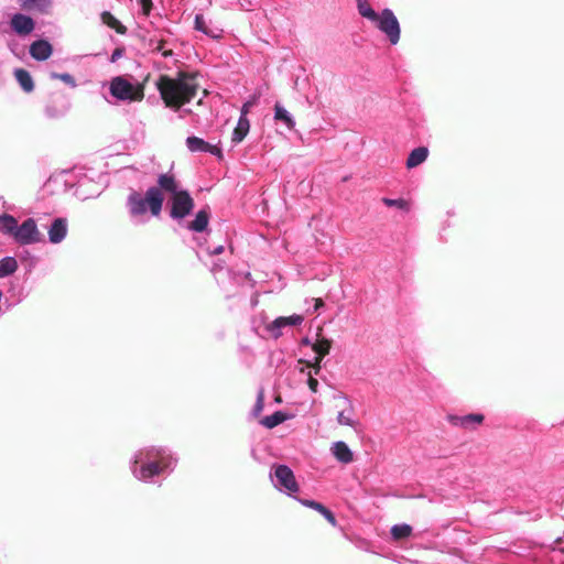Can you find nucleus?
<instances>
[{"mask_svg":"<svg viewBox=\"0 0 564 564\" xmlns=\"http://www.w3.org/2000/svg\"><path fill=\"white\" fill-rule=\"evenodd\" d=\"M332 453L336 457V459L344 464H349L354 460V454L347 446V444L343 441H338L334 443L332 447Z\"/></svg>","mask_w":564,"mask_h":564,"instance_id":"a211bd4d","label":"nucleus"},{"mask_svg":"<svg viewBox=\"0 0 564 564\" xmlns=\"http://www.w3.org/2000/svg\"><path fill=\"white\" fill-rule=\"evenodd\" d=\"M308 388L312 392H317L318 381L314 377L310 376L307 380Z\"/></svg>","mask_w":564,"mask_h":564,"instance_id":"e433bc0d","label":"nucleus"},{"mask_svg":"<svg viewBox=\"0 0 564 564\" xmlns=\"http://www.w3.org/2000/svg\"><path fill=\"white\" fill-rule=\"evenodd\" d=\"M274 119L282 121L289 129L294 127V121L285 108H275Z\"/></svg>","mask_w":564,"mask_h":564,"instance_id":"c756f323","label":"nucleus"},{"mask_svg":"<svg viewBox=\"0 0 564 564\" xmlns=\"http://www.w3.org/2000/svg\"><path fill=\"white\" fill-rule=\"evenodd\" d=\"M21 8L26 11H36L39 13H48L53 0H18Z\"/></svg>","mask_w":564,"mask_h":564,"instance_id":"dca6fc26","label":"nucleus"},{"mask_svg":"<svg viewBox=\"0 0 564 564\" xmlns=\"http://www.w3.org/2000/svg\"><path fill=\"white\" fill-rule=\"evenodd\" d=\"M202 104H203L202 100L197 101V106H202Z\"/></svg>","mask_w":564,"mask_h":564,"instance_id":"c03bdc74","label":"nucleus"},{"mask_svg":"<svg viewBox=\"0 0 564 564\" xmlns=\"http://www.w3.org/2000/svg\"><path fill=\"white\" fill-rule=\"evenodd\" d=\"M158 87L165 106H183L196 95L198 83L196 75L180 73L176 78L162 76Z\"/></svg>","mask_w":564,"mask_h":564,"instance_id":"f257e3e1","label":"nucleus"},{"mask_svg":"<svg viewBox=\"0 0 564 564\" xmlns=\"http://www.w3.org/2000/svg\"><path fill=\"white\" fill-rule=\"evenodd\" d=\"M164 202V196L160 186H151L142 197L139 193L133 192L128 197V205L132 216H140L147 213L149 207L153 216H159Z\"/></svg>","mask_w":564,"mask_h":564,"instance_id":"20e7f679","label":"nucleus"},{"mask_svg":"<svg viewBox=\"0 0 564 564\" xmlns=\"http://www.w3.org/2000/svg\"><path fill=\"white\" fill-rule=\"evenodd\" d=\"M30 55L36 61H46L53 53V47L46 40H36L30 45Z\"/></svg>","mask_w":564,"mask_h":564,"instance_id":"4468645a","label":"nucleus"},{"mask_svg":"<svg viewBox=\"0 0 564 564\" xmlns=\"http://www.w3.org/2000/svg\"><path fill=\"white\" fill-rule=\"evenodd\" d=\"M14 77H15L17 82L19 83L20 87L25 93H31L34 89V83H33L32 76L26 69L17 68L14 70Z\"/></svg>","mask_w":564,"mask_h":564,"instance_id":"412c9836","label":"nucleus"},{"mask_svg":"<svg viewBox=\"0 0 564 564\" xmlns=\"http://www.w3.org/2000/svg\"><path fill=\"white\" fill-rule=\"evenodd\" d=\"M299 362H301V364H302V362H304V360H302V359H301V360H299ZM321 362H322V360H319V359H318V356H316V357H315V361H314V364H311V362H308V361H305V364H306V366H307V367H312V368L314 369V373H315V375H318V373H319V371H321Z\"/></svg>","mask_w":564,"mask_h":564,"instance_id":"72a5a7b5","label":"nucleus"},{"mask_svg":"<svg viewBox=\"0 0 564 564\" xmlns=\"http://www.w3.org/2000/svg\"><path fill=\"white\" fill-rule=\"evenodd\" d=\"M10 25L12 30L21 36L29 35L35 28L34 20L23 13H15L12 15Z\"/></svg>","mask_w":564,"mask_h":564,"instance_id":"9d476101","label":"nucleus"},{"mask_svg":"<svg viewBox=\"0 0 564 564\" xmlns=\"http://www.w3.org/2000/svg\"><path fill=\"white\" fill-rule=\"evenodd\" d=\"M356 2L358 13L370 21L391 45H397L401 36V26L394 12L389 8L376 12L367 0H356Z\"/></svg>","mask_w":564,"mask_h":564,"instance_id":"f03ea898","label":"nucleus"},{"mask_svg":"<svg viewBox=\"0 0 564 564\" xmlns=\"http://www.w3.org/2000/svg\"><path fill=\"white\" fill-rule=\"evenodd\" d=\"M275 477L279 484L290 492L299 491V484L292 469L286 465H279L275 467Z\"/></svg>","mask_w":564,"mask_h":564,"instance_id":"6e6552de","label":"nucleus"},{"mask_svg":"<svg viewBox=\"0 0 564 564\" xmlns=\"http://www.w3.org/2000/svg\"><path fill=\"white\" fill-rule=\"evenodd\" d=\"M17 229L18 221L13 216L8 214L0 216V230L3 234L14 237V232H17Z\"/></svg>","mask_w":564,"mask_h":564,"instance_id":"393cba45","label":"nucleus"},{"mask_svg":"<svg viewBox=\"0 0 564 564\" xmlns=\"http://www.w3.org/2000/svg\"><path fill=\"white\" fill-rule=\"evenodd\" d=\"M67 234V221L64 218H56L48 229V238L52 243H59Z\"/></svg>","mask_w":564,"mask_h":564,"instance_id":"2eb2a0df","label":"nucleus"},{"mask_svg":"<svg viewBox=\"0 0 564 564\" xmlns=\"http://www.w3.org/2000/svg\"><path fill=\"white\" fill-rule=\"evenodd\" d=\"M101 21L109 28L116 30L119 34H126L127 28L109 11H104L101 13Z\"/></svg>","mask_w":564,"mask_h":564,"instance_id":"b1692460","label":"nucleus"},{"mask_svg":"<svg viewBox=\"0 0 564 564\" xmlns=\"http://www.w3.org/2000/svg\"><path fill=\"white\" fill-rule=\"evenodd\" d=\"M241 116L232 133V141L235 143L241 142L248 134L250 128L249 120L247 119L248 108H241Z\"/></svg>","mask_w":564,"mask_h":564,"instance_id":"f3484780","label":"nucleus"},{"mask_svg":"<svg viewBox=\"0 0 564 564\" xmlns=\"http://www.w3.org/2000/svg\"><path fill=\"white\" fill-rule=\"evenodd\" d=\"M158 185L160 186L161 192L164 191L172 194L170 198V216L173 219H183L192 213L195 206L194 199L192 198L188 191L177 189L178 182L174 174L164 173L159 175Z\"/></svg>","mask_w":564,"mask_h":564,"instance_id":"7ed1b4c3","label":"nucleus"},{"mask_svg":"<svg viewBox=\"0 0 564 564\" xmlns=\"http://www.w3.org/2000/svg\"><path fill=\"white\" fill-rule=\"evenodd\" d=\"M144 15H149L152 8V0H140Z\"/></svg>","mask_w":564,"mask_h":564,"instance_id":"c9c22d12","label":"nucleus"},{"mask_svg":"<svg viewBox=\"0 0 564 564\" xmlns=\"http://www.w3.org/2000/svg\"><path fill=\"white\" fill-rule=\"evenodd\" d=\"M221 252H223V247H218V248L214 251V253H215V254H219V253H221Z\"/></svg>","mask_w":564,"mask_h":564,"instance_id":"ea45409f","label":"nucleus"},{"mask_svg":"<svg viewBox=\"0 0 564 564\" xmlns=\"http://www.w3.org/2000/svg\"><path fill=\"white\" fill-rule=\"evenodd\" d=\"M195 30L204 33L205 35L219 39L223 35V29L215 25L212 21H207L203 14L197 13L194 19Z\"/></svg>","mask_w":564,"mask_h":564,"instance_id":"f8f14e48","label":"nucleus"},{"mask_svg":"<svg viewBox=\"0 0 564 564\" xmlns=\"http://www.w3.org/2000/svg\"><path fill=\"white\" fill-rule=\"evenodd\" d=\"M264 408V390L260 389L257 395V401L252 410L253 416L258 417Z\"/></svg>","mask_w":564,"mask_h":564,"instance_id":"2f4dec72","label":"nucleus"},{"mask_svg":"<svg viewBox=\"0 0 564 564\" xmlns=\"http://www.w3.org/2000/svg\"><path fill=\"white\" fill-rule=\"evenodd\" d=\"M337 408L339 409L337 414V422L340 425H348L355 427L358 422L352 419L354 408L351 402L344 395L336 398Z\"/></svg>","mask_w":564,"mask_h":564,"instance_id":"0eeeda50","label":"nucleus"},{"mask_svg":"<svg viewBox=\"0 0 564 564\" xmlns=\"http://www.w3.org/2000/svg\"><path fill=\"white\" fill-rule=\"evenodd\" d=\"M316 341L312 345V349L316 352L319 360H323L325 356H327L332 348V340L325 337H319V333L317 334Z\"/></svg>","mask_w":564,"mask_h":564,"instance_id":"5701e85b","label":"nucleus"},{"mask_svg":"<svg viewBox=\"0 0 564 564\" xmlns=\"http://www.w3.org/2000/svg\"><path fill=\"white\" fill-rule=\"evenodd\" d=\"M52 77L61 79L63 83H65L66 85H68L70 87L76 86V80H75L74 76L70 75L69 73L53 74Z\"/></svg>","mask_w":564,"mask_h":564,"instance_id":"473e14b6","label":"nucleus"},{"mask_svg":"<svg viewBox=\"0 0 564 564\" xmlns=\"http://www.w3.org/2000/svg\"><path fill=\"white\" fill-rule=\"evenodd\" d=\"M412 528L409 524H398L392 527L391 534L394 540H402L410 536Z\"/></svg>","mask_w":564,"mask_h":564,"instance_id":"c85d7f7f","label":"nucleus"},{"mask_svg":"<svg viewBox=\"0 0 564 564\" xmlns=\"http://www.w3.org/2000/svg\"><path fill=\"white\" fill-rule=\"evenodd\" d=\"M18 269V262L13 257L3 258L0 261V278L14 273Z\"/></svg>","mask_w":564,"mask_h":564,"instance_id":"cd10ccee","label":"nucleus"},{"mask_svg":"<svg viewBox=\"0 0 564 564\" xmlns=\"http://www.w3.org/2000/svg\"><path fill=\"white\" fill-rule=\"evenodd\" d=\"M109 94L119 101L138 102L144 97L143 85L137 79L116 76L109 82Z\"/></svg>","mask_w":564,"mask_h":564,"instance_id":"39448f33","label":"nucleus"},{"mask_svg":"<svg viewBox=\"0 0 564 564\" xmlns=\"http://www.w3.org/2000/svg\"><path fill=\"white\" fill-rule=\"evenodd\" d=\"M20 245H31L40 241V231L33 218H28L20 226L18 225L14 237Z\"/></svg>","mask_w":564,"mask_h":564,"instance_id":"423d86ee","label":"nucleus"},{"mask_svg":"<svg viewBox=\"0 0 564 564\" xmlns=\"http://www.w3.org/2000/svg\"><path fill=\"white\" fill-rule=\"evenodd\" d=\"M186 145L189 151L192 152H207L209 149L210 143L204 141L203 139L198 137H188L186 139Z\"/></svg>","mask_w":564,"mask_h":564,"instance_id":"bb28decb","label":"nucleus"},{"mask_svg":"<svg viewBox=\"0 0 564 564\" xmlns=\"http://www.w3.org/2000/svg\"><path fill=\"white\" fill-rule=\"evenodd\" d=\"M555 543L558 544V543H562V538H558L555 540Z\"/></svg>","mask_w":564,"mask_h":564,"instance_id":"79ce46f5","label":"nucleus"},{"mask_svg":"<svg viewBox=\"0 0 564 564\" xmlns=\"http://www.w3.org/2000/svg\"><path fill=\"white\" fill-rule=\"evenodd\" d=\"M324 306V301L322 299H315V310H318Z\"/></svg>","mask_w":564,"mask_h":564,"instance_id":"58836bf2","label":"nucleus"},{"mask_svg":"<svg viewBox=\"0 0 564 564\" xmlns=\"http://www.w3.org/2000/svg\"><path fill=\"white\" fill-rule=\"evenodd\" d=\"M304 321L302 315H291L288 317L280 316L275 318L272 323L267 326V329L272 333L274 338H279L281 336V328L285 326H297L301 325Z\"/></svg>","mask_w":564,"mask_h":564,"instance_id":"9b49d317","label":"nucleus"},{"mask_svg":"<svg viewBox=\"0 0 564 564\" xmlns=\"http://www.w3.org/2000/svg\"><path fill=\"white\" fill-rule=\"evenodd\" d=\"M429 154V150L424 147L415 148L411 151L406 160V167L412 169L423 163Z\"/></svg>","mask_w":564,"mask_h":564,"instance_id":"4be33fe9","label":"nucleus"},{"mask_svg":"<svg viewBox=\"0 0 564 564\" xmlns=\"http://www.w3.org/2000/svg\"><path fill=\"white\" fill-rule=\"evenodd\" d=\"M170 458L162 457L156 462H151L149 464L143 465L140 469V478L147 479L155 475H160L164 469H166L170 466Z\"/></svg>","mask_w":564,"mask_h":564,"instance_id":"ddd939ff","label":"nucleus"},{"mask_svg":"<svg viewBox=\"0 0 564 564\" xmlns=\"http://www.w3.org/2000/svg\"><path fill=\"white\" fill-rule=\"evenodd\" d=\"M209 149L207 152L216 155L217 158L221 159L223 158V153H221V150L217 147V145H213L210 144L209 145Z\"/></svg>","mask_w":564,"mask_h":564,"instance_id":"4c0bfd02","label":"nucleus"},{"mask_svg":"<svg viewBox=\"0 0 564 564\" xmlns=\"http://www.w3.org/2000/svg\"><path fill=\"white\" fill-rule=\"evenodd\" d=\"M209 209L208 207L207 208H204V209H200L194 220H192L191 223H188L187 225V228L192 231H195V232H202L204 231L207 226H208V223H209Z\"/></svg>","mask_w":564,"mask_h":564,"instance_id":"6ab92c4d","label":"nucleus"},{"mask_svg":"<svg viewBox=\"0 0 564 564\" xmlns=\"http://www.w3.org/2000/svg\"><path fill=\"white\" fill-rule=\"evenodd\" d=\"M242 106L247 107V106H251V104L250 102H245Z\"/></svg>","mask_w":564,"mask_h":564,"instance_id":"37998d69","label":"nucleus"},{"mask_svg":"<svg viewBox=\"0 0 564 564\" xmlns=\"http://www.w3.org/2000/svg\"><path fill=\"white\" fill-rule=\"evenodd\" d=\"M288 420V415L282 411H276L271 415L261 419L260 423L267 429H273Z\"/></svg>","mask_w":564,"mask_h":564,"instance_id":"a878e982","label":"nucleus"},{"mask_svg":"<svg viewBox=\"0 0 564 564\" xmlns=\"http://www.w3.org/2000/svg\"><path fill=\"white\" fill-rule=\"evenodd\" d=\"M382 203L388 207H397L405 212L410 210V203L404 198L391 199L384 197L382 198Z\"/></svg>","mask_w":564,"mask_h":564,"instance_id":"7c9ffc66","label":"nucleus"},{"mask_svg":"<svg viewBox=\"0 0 564 564\" xmlns=\"http://www.w3.org/2000/svg\"><path fill=\"white\" fill-rule=\"evenodd\" d=\"M300 502L305 507H308V508H312V509L318 511L321 514H323L325 517V519L333 527L336 525V519H335L334 513L329 509H327L324 505H322L321 502H317L315 500H308V499H300Z\"/></svg>","mask_w":564,"mask_h":564,"instance_id":"aec40b11","label":"nucleus"},{"mask_svg":"<svg viewBox=\"0 0 564 564\" xmlns=\"http://www.w3.org/2000/svg\"><path fill=\"white\" fill-rule=\"evenodd\" d=\"M484 420L485 416L480 413H471L463 416L451 414L447 416V421L452 425L463 427L465 430L476 429V426L482 424Z\"/></svg>","mask_w":564,"mask_h":564,"instance_id":"1a4fd4ad","label":"nucleus"},{"mask_svg":"<svg viewBox=\"0 0 564 564\" xmlns=\"http://www.w3.org/2000/svg\"><path fill=\"white\" fill-rule=\"evenodd\" d=\"M154 50L160 52L163 57L173 56V51L172 50H165L163 42H159Z\"/></svg>","mask_w":564,"mask_h":564,"instance_id":"f704fd0d","label":"nucleus"},{"mask_svg":"<svg viewBox=\"0 0 564 564\" xmlns=\"http://www.w3.org/2000/svg\"><path fill=\"white\" fill-rule=\"evenodd\" d=\"M118 55H119V51H115L113 54H112V61H115L116 57H118Z\"/></svg>","mask_w":564,"mask_h":564,"instance_id":"a19ab883","label":"nucleus"}]
</instances>
